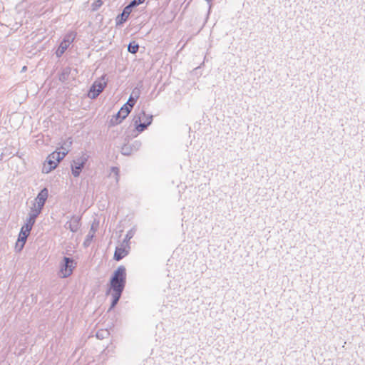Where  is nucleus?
<instances>
[{"mask_svg": "<svg viewBox=\"0 0 365 365\" xmlns=\"http://www.w3.org/2000/svg\"><path fill=\"white\" fill-rule=\"evenodd\" d=\"M152 120V115L146 114L144 111L141 112L134 119L136 130L138 132H142L145 128L151 124Z\"/></svg>", "mask_w": 365, "mask_h": 365, "instance_id": "nucleus-4", "label": "nucleus"}, {"mask_svg": "<svg viewBox=\"0 0 365 365\" xmlns=\"http://www.w3.org/2000/svg\"><path fill=\"white\" fill-rule=\"evenodd\" d=\"M36 217V215H32L29 217V218L27 220V222L26 224L21 227V231L19 235V238L16 242V249L18 251H21L26 242L28 236L30 234V232L33 227V225L35 223V220Z\"/></svg>", "mask_w": 365, "mask_h": 365, "instance_id": "nucleus-3", "label": "nucleus"}, {"mask_svg": "<svg viewBox=\"0 0 365 365\" xmlns=\"http://www.w3.org/2000/svg\"><path fill=\"white\" fill-rule=\"evenodd\" d=\"M126 279L125 268L120 266L114 272L110 281V288L107 294H110L113 297L111 307H113L118 302L124 289Z\"/></svg>", "mask_w": 365, "mask_h": 365, "instance_id": "nucleus-1", "label": "nucleus"}, {"mask_svg": "<svg viewBox=\"0 0 365 365\" xmlns=\"http://www.w3.org/2000/svg\"><path fill=\"white\" fill-rule=\"evenodd\" d=\"M74 163L75 165L72 167V174L75 177H78L80 175L82 168H83L85 160H82L80 162H75Z\"/></svg>", "mask_w": 365, "mask_h": 365, "instance_id": "nucleus-12", "label": "nucleus"}, {"mask_svg": "<svg viewBox=\"0 0 365 365\" xmlns=\"http://www.w3.org/2000/svg\"><path fill=\"white\" fill-rule=\"evenodd\" d=\"M76 267V262L68 257L63 258V262L61 265L59 274L61 277H67L70 276Z\"/></svg>", "mask_w": 365, "mask_h": 365, "instance_id": "nucleus-6", "label": "nucleus"}, {"mask_svg": "<svg viewBox=\"0 0 365 365\" xmlns=\"http://www.w3.org/2000/svg\"><path fill=\"white\" fill-rule=\"evenodd\" d=\"M103 2L102 0H96L95 2L92 4V10L96 11L98 10L102 5Z\"/></svg>", "mask_w": 365, "mask_h": 365, "instance_id": "nucleus-15", "label": "nucleus"}, {"mask_svg": "<svg viewBox=\"0 0 365 365\" xmlns=\"http://www.w3.org/2000/svg\"><path fill=\"white\" fill-rule=\"evenodd\" d=\"M131 11H132V7L130 5L127 6L124 8V9L120 16V23H123L127 20L130 14L131 13Z\"/></svg>", "mask_w": 365, "mask_h": 365, "instance_id": "nucleus-13", "label": "nucleus"}, {"mask_svg": "<svg viewBox=\"0 0 365 365\" xmlns=\"http://www.w3.org/2000/svg\"><path fill=\"white\" fill-rule=\"evenodd\" d=\"M48 190L46 188H43L37 195V197L35 199L36 204L34 206L36 207V205H37V208L35 209L36 213L34 215H36V216L40 213L41 209L43 208L46 200L48 198Z\"/></svg>", "mask_w": 365, "mask_h": 365, "instance_id": "nucleus-8", "label": "nucleus"}, {"mask_svg": "<svg viewBox=\"0 0 365 365\" xmlns=\"http://www.w3.org/2000/svg\"><path fill=\"white\" fill-rule=\"evenodd\" d=\"M130 245L128 241H123L119 246L115 248L113 258L116 261H119L127 256L129 253Z\"/></svg>", "mask_w": 365, "mask_h": 365, "instance_id": "nucleus-7", "label": "nucleus"}, {"mask_svg": "<svg viewBox=\"0 0 365 365\" xmlns=\"http://www.w3.org/2000/svg\"><path fill=\"white\" fill-rule=\"evenodd\" d=\"M106 85L107 82L105 76L96 80L89 90L88 97L92 99L96 98L103 91Z\"/></svg>", "mask_w": 365, "mask_h": 365, "instance_id": "nucleus-5", "label": "nucleus"}, {"mask_svg": "<svg viewBox=\"0 0 365 365\" xmlns=\"http://www.w3.org/2000/svg\"><path fill=\"white\" fill-rule=\"evenodd\" d=\"M139 97V91H133L131 96H130L129 99L128 100L127 103L124 104L125 106H128V108L132 110L134 105L135 104L138 98Z\"/></svg>", "mask_w": 365, "mask_h": 365, "instance_id": "nucleus-10", "label": "nucleus"}, {"mask_svg": "<svg viewBox=\"0 0 365 365\" xmlns=\"http://www.w3.org/2000/svg\"><path fill=\"white\" fill-rule=\"evenodd\" d=\"M68 150L67 148L61 147L56 150L49 154L42 165V173L48 174L52 170H55L60 162L65 158L68 154Z\"/></svg>", "mask_w": 365, "mask_h": 365, "instance_id": "nucleus-2", "label": "nucleus"}, {"mask_svg": "<svg viewBox=\"0 0 365 365\" xmlns=\"http://www.w3.org/2000/svg\"><path fill=\"white\" fill-rule=\"evenodd\" d=\"M112 170L118 175V169L117 168H113Z\"/></svg>", "mask_w": 365, "mask_h": 365, "instance_id": "nucleus-17", "label": "nucleus"}, {"mask_svg": "<svg viewBox=\"0 0 365 365\" xmlns=\"http://www.w3.org/2000/svg\"><path fill=\"white\" fill-rule=\"evenodd\" d=\"M71 43L70 39H64L59 45L58 49L56 50V55L58 56H61L67 49L68 46Z\"/></svg>", "mask_w": 365, "mask_h": 365, "instance_id": "nucleus-11", "label": "nucleus"}, {"mask_svg": "<svg viewBox=\"0 0 365 365\" xmlns=\"http://www.w3.org/2000/svg\"><path fill=\"white\" fill-rule=\"evenodd\" d=\"M131 110L128 108V106L123 105L118 113L113 116L112 122L113 124H119L124 120L130 113Z\"/></svg>", "mask_w": 365, "mask_h": 365, "instance_id": "nucleus-9", "label": "nucleus"}, {"mask_svg": "<svg viewBox=\"0 0 365 365\" xmlns=\"http://www.w3.org/2000/svg\"><path fill=\"white\" fill-rule=\"evenodd\" d=\"M138 48H139V46L138 44H136L135 43H130L128 46V51L132 53H137Z\"/></svg>", "mask_w": 365, "mask_h": 365, "instance_id": "nucleus-14", "label": "nucleus"}, {"mask_svg": "<svg viewBox=\"0 0 365 365\" xmlns=\"http://www.w3.org/2000/svg\"><path fill=\"white\" fill-rule=\"evenodd\" d=\"M145 0H133L129 4L131 7L143 4Z\"/></svg>", "mask_w": 365, "mask_h": 365, "instance_id": "nucleus-16", "label": "nucleus"}]
</instances>
